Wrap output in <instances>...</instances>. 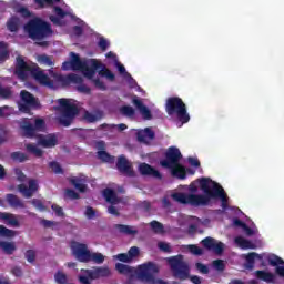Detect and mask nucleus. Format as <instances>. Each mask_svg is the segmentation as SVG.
<instances>
[{"instance_id":"obj_1","label":"nucleus","mask_w":284,"mask_h":284,"mask_svg":"<svg viewBox=\"0 0 284 284\" xmlns=\"http://www.w3.org/2000/svg\"><path fill=\"white\" fill-rule=\"evenodd\" d=\"M200 189L204 194H187L176 192L172 194L173 201L191 207H205L210 205L212 199H220L222 210H230L227 202L230 197L221 184L212 181L210 178L200 179Z\"/></svg>"},{"instance_id":"obj_2","label":"nucleus","mask_w":284,"mask_h":284,"mask_svg":"<svg viewBox=\"0 0 284 284\" xmlns=\"http://www.w3.org/2000/svg\"><path fill=\"white\" fill-rule=\"evenodd\" d=\"M115 270L123 276H130V278H134V276H136L138 281H141L142 283L156 284V277H154V274H159L161 268H159L154 262H146L139 265L138 268L123 263H116Z\"/></svg>"},{"instance_id":"obj_3","label":"nucleus","mask_w":284,"mask_h":284,"mask_svg":"<svg viewBox=\"0 0 284 284\" xmlns=\"http://www.w3.org/2000/svg\"><path fill=\"white\" fill-rule=\"evenodd\" d=\"M24 30L32 41H43L53 34L52 24L41 18L29 20L24 26Z\"/></svg>"},{"instance_id":"obj_4","label":"nucleus","mask_w":284,"mask_h":284,"mask_svg":"<svg viewBox=\"0 0 284 284\" xmlns=\"http://www.w3.org/2000/svg\"><path fill=\"white\" fill-rule=\"evenodd\" d=\"M165 112L169 116H174L181 121V123H189L190 122V113H187V106L183 99L179 97H171L165 102Z\"/></svg>"},{"instance_id":"obj_5","label":"nucleus","mask_w":284,"mask_h":284,"mask_svg":"<svg viewBox=\"0 0 284 284\" xmlns=\"http://www.w3.org/2000/svg\"><path fill=\"white\" fill-rule=\"evenodd\" d=\"M58 103L60 105L59 110L61 113L59 123L64 128H70V125H72V121H74V119L79 115V106L65 98L59 99Z\"/></svg>"},{"instance_id":"obj_6","label":"nucleus","mask_w":284,"mask_h":284,"mask_svg":"<svg viewBox=\"0 0 284 284\" xmlns=\"http://www.w3.org/2000/svg\"><path fill=\"white\" fill-rule=\"evenodd\" d=\"M174 278L187 281L190 278V265L183 260V255H174L165 258Z\"/></svg>"},{"instance_id":"obj_7","label":"nucleus","mask_w":284,"mask_h":284,"mask_svg":"<svg viewBox=\"0 0 284 284\" xmlns=\"http://www.w3.org/2000/svg\"><path fill=\"white\" fill-rule=\"evenodd\" d=\"M182 159L181 150L176 146H170L164 153V159L160 161V165L169 170V168H174V165L181 163Z\"/></svg>"},{"instance_id":"obj_8","label":"nucleus","mask_w":284,"mask_h":284,"mask_svg":"<svg viewBox=\"0 0 284 284\" xmlns=\"http://www.w3.org/2000/svg\"><path fill=\"white\" fill-rule=\"evenodd\" d=\"M59 81L62 82V85H70V83H75L78 85V92H82L83 94H90L92 92L90 87L83 84V78L75 73L60 75Z\"/></svg>"},{"instance_id":"obj_9","label":"nucleus","mask_w":284,"mask_h":284,"mask_svg":"<svg viewBox=\"0 0 284 284\" xmlns=\"http://www.w3.org/2000/svg\"><path fill=\"white\" fill-rule=\"evenodd\" d=\"M37 67V63L28 64L23 57L18 55L16 58V69L14 74L18 77V79H21V81H26L28 79V72L32 75V72L34 68Z\"/></svg>"},{"instance_id":"obj_10","label":"nucleus","mask_w":284,"mask_h":284,"mask_svg":"<svg viewBox=\"0 0 284 284\" xmlns=\"http://www.w3.org/2000/svg\"><path fill=\"white\" fill-rule=\"evenodd\" d=\"M73 254L80 263H90L91 254L88 244L75 242L72 245Z\"/></svg>"},{"instance_id":"obj_11","label":"nucleus","mask_w":284,"mask_h":284,"mask_svg":"<svg viewBox=\"0 0 284 284\" xmlns=\"http://www.w3.org/2000/svg\"><path fill=\"white\" fill-rule=\"evenodd\" d=\"M115 166L120 174H123V176H128L129 179H133V176H136L132 163H130L125 155H120L118 158Z\"/></svg>"},{"instance_id":"obj_12","label":"nucleus","mask_w":284,"mask_h":284,"mask_svg":"<svg viewBox=\"0 0 284 284\" xmlns=\"http://www.w3.org/2000/svg\"><path fill=\"white\" fill-rule=\"evenodd\" d=\"M101 68H103V64L99 62V60L90 59L84 63L81 72L87 79H89V81H92L94 79V74H97V70H101Z\"/></svg>"},{"instance_id":"obj_13","label":"nucleus","mask_w":284,"mask_h":284,"mask_svg":"<svg viewBox=\"0 0 284 284\" xmlns=\"http://www.w3.org/2000/svg\"><path fill=\"white\" fill-rule=\"evenodd\" d=\"M36 139L38 141V145L40 148H45V149H52L57 148L59 145V138H57V134L54 133H49V134H37Z\"/></svg>"},{"instance_id":"obj_14","label":"nucleus","mask_w":284,"mask_h":284,"mask_svg":"<svg viewBox=\"0 0 284 284\" xmlns=\"http://www.w3.org/2000/svg\"><path fill=\"white\" fill-rule=\"evenodd\" d=\"M202 245L209 252H214V254L221 255L225 252V244L223 242H219L213 237H205L202 240Z\"/></svg>"},{"instance_id":"obj_15","label":"nucleus","mask_w":284,"mask_h":284,"mask_svg":"<svg viewBox=\"0 0 284 284\" xmlns=\"http://www.w3.org/2000/svg\"><path fill=\"white\" fill-rule=\"evenodd\" d=\"M31 77H33L40 85H44L45 88H54V81H52V79H50V77L45 74L41 68H39V64H36Z\"/></svg>"},{"instance_id":"obj_16","label":"nucleus","mask_w":284,"mask_h":284,"mask_svg":"<svg viewBox=\"0 0 284 284\" xmlns=\"http://www.w3.org/2000/svg\"><path fill=\"white\" fill-rule=\"evenodd\" d=\"M28 185L19 184L18 191L20 192V194H22V196H24V199H32V196H34V193L39 192V182H37V180L34 179H31L29 180Z\"/></svg>"},{"instance_id":"obj_17","label":"nucleus","mask_w":284,"mask_h":284,"mask_svg":"<svg viewBox=\"0 0 284 284\" xmlns=\"http://www.w3.org/2000/svg\"><path fill=\"white\" fill-rule=\"evenodd\" d=\"M139 172L142 176H152L153 179H158L161 181L163 179V174L154 166L143 162L139 165Z\"/></svg>"},{"instance_id":"obj_18","label":"nucleus","mask_w":284,"mask_h":284,"mask_svg":"<svg viewBox=\"0 0 284 284\" xmlns=\"http://www.w3.org/2000/svg\"><path fill=\"white\" fill-rule=\"evenodd\" d=\"M268 265L275 267V274L284 278V261L278 255H271L267 257Z\"/></svg>"},{"instance_id":"obj_19","label":"nucleus","mask_w":284,"mask_h":284,"mask_svg":"<svg viewBox=\"0 0 284 284\" xmlns=\"http://www.w3.org/2000/svg\"><path fill=\"white\" fill-rule=\"evenodd\" d=\"M133 105L139 110L141 116L144 119V121H152V111L148 109V106L143 103L141 99H139L136 95L132 99Z\"/></svg>"},{"instance_id":"obj_20","label":"nucleus","mask_w":284,"mask_h":284,"mask_svg":"<svg viewBox=\"0 0 284 284\" xmlns=\"http://www.w3.org/2000/svg\"><path fill=\"white\" fill-rule=\"evenodd\" d=\"M19 126L22 132V136H24L26 139H34V136H37L34 124H32L30 120L28 119L22 120Z\"/></svg>"},{"instance_id":"obj_21","label":"nucleus","mask_w":284,"mask_h":284,"mask_svg":"<svg viewBox=\"0 0 284 284\" xmlns=\"http://www.w3.org/2000/svg\"><path fill=\"white\" fill-rule=\"evenodd\" d=\"M20 99L23 103L27 105H30V108H41V103L39 102V99H37L32 93H30L27 90H22L20 92Z\"/></svg>"},{"instance_id":"obj_22","label":"nucleus","mask_w":284,"mask_h":284,"mask_svg":"<svg viewBox=\"0 0 284 284\" xmlns=\"http://www.w3.org/2000/svg\"><path fill=\"white\" fill-rule=\"evenodd\" d=\"M84 275H80L79 276V282L81 284H92V281H98L99 275L97 273V267H94L93 270L87 268V270H82Z\"/></svg>"},{"instance_id":"obj_23","label":"nucleus","mask_w":284,"mask_h":284,"mask_svg":"<svg viewBox=\"0 0 284 284\" xmlns=\"http://www.w3.org/2000/svg\"><path fill=\"white\" fill-rule=\"evenodd\" d=\"M169 170H171L172 176H175L176 179H181L182 181L187 179V173L185 171V166H183V164H181V162L173 166H170Z\"/></svg>"},{"instance_id":"obj_24","label":"nucleus","mask_w":284,"mask_h":284,"mask_svg":"<svg viewBox=\"0 0 284 284\" xmlns=\"http://www.w3.org/2000/svg\"><path fill=\"white\" fill-rule=\"evenodd\" d=\"M87 181L85 176H74L70 179L71 185L79 192H85V190H88V185H85Z\"/></svg>"},{"instance_id":"obj_25","label":"nucleus","mask_w":284,"mask_h":284,"mask_svg":"<svg viewBox=\"0 0 284 284\" xmlns=\"http://www.w3.org/2000/svg\"><path fill=\"white\" fill-rule=\"evenodd\" d=\"M6 201L7 203H9L10 207H13L14 210L17 209H21L23 210V207H26V204L23 203V201H21V199H19V196L9 193L6 195Z\"/></svg>"},{"instance_id":"obj_26","label":"nucleus","mask_w":284,"mask_h":284,"mask_svg":"<svg viewBox=\"0 0 284 284\" xmlns=\"http://www.w3.org/2000/svg\"><path fill=\"white\" fill-rule=\"evenodd\" d=\"M255 277L264 283H274L276 275L267 271H255Z\"/></svg>"},{"instance_id":"obj_27","label":"nucleus","mask_w":284,"mask_h":284,"mask_svg":"<svg viewBox=\"0 0 284 284\" xmlns=\"http://www.w3.org/2000/svg\"><path fill=\"white\" fill-rule=\"evenodd\" d=\"M114 227L120 232V234H126V236H135V234H139V231L134 229V226L115 224Z\"/></svg>"},{"instance_id":"obj_28","label":"nucleus","mask_w":284,"mask_h":284,"mask_svg":"<svg viewBox=\"0 0 284 284\" xmlns=\"http://www.w3.org/2000/svg\"><path fill=\"white\" fill-rule=\"evenodd\" d=\"M245 261H246V270H254L255 261H263V255L256 252H252L245 256Z\"/></svg>"},{"instance_id":"obj_29","label":"nucleus","mask_w":284,"mask_h":284,"mask_svg":"<svg viewBox=\"0 0 284 284\" xmlns=\"http://www.w3.org/2000/svg\"><path fill=\"white\" fill-rule=\"evenodd\" d=\"M102 194L106 203H111V205H116V203H119V196H116V192H114V190L104 189Z\"/></svg>"},{"instance_id":"obj_30","label":"nucleus","mask_w":284,"mask_h":284,"mask_svg":"<svg viewBox=\"0 0 284 284\" xmlns=\"http://www.w3.org/2000/svg\"><path fill=\"white\" fill-rule=\"evenodd\" d=\"M88 61H81L79 54L71 52V68L72 70H83Z\"/></svg>"},{"instance_id":"obj_31","label":"nucleus","mask_w":284,"mask_h":284,"mask_svg":"<svg viewBox=\"0 0 284 284\" xmlns=\"http://www.w3.org/2000/svg\"><path fill=\"white\" fill-rule=\"evenodd\" d=\"M83 119L87 121V123H97V121H101V119H103V111H98L95 114L91 113L90 111H85Z\"/></svg>"},{"instance_id":"obj_32","label":"nucleus","mask_w":284,"mask_h":284,"mask_svg":"<svg viewBox=\"0 0 284 284\" xmlns=\"http://www.w3.org/2000/svg\"><path fill=\"white\" fill-rule=\"evenodd\" d=\"M0 221H7L8 225L19 227V220L12 213L0 212Z\"/></svg>"},{"instance_id":"obj_33","label":"nucleus","mask_w":284,"mask_h":284,"mask_svg":"<svg viewBox=\"0 0 284 284\" xmlns=\"http://www.w3.org/2000/svg\"><path fill=\"white\" fill-rule=\"evenodd\" d=\"M0 248L2 250V252H4V254H8L9 256L17 252V245L14 244V242L0 241Z\"/></svg>"},{"instance_id":"obj_34","label":"nucleus","mask_w":284,"mask_h":284,"mask_svg":"<svg viewBox=\"0 0 284 284\" xmlns=\"http://www.w3.org/2000/svg\"><path fill=\"white\" fill-rule=\"evenodd\" d=\"M21 23V20H19V18L17 17H11L8 21H7V30H9V32H19V26Z\"/></svg>"},{"instance_id":"obj_35","label":"nucleus","mask_w":284,"mask_h":284,"mask_svg":"<svg viewBox=\"0 0 284 284\" xmlns=\"http://www.w3.org/2000/svg\"><path fill=\"white\" fill-rule=\"evenodd\" d=\"M155 133L152 129L146 128L143 133L138 134V140L141 142H145V139H149V141H154L155 139Z\"/></svg>"},{"instance_id":"obj_36","label":"nucleus","mask_w":284,"mask_h":284,"mask_svg":"<svg viewBox=\"0 0 284 284\" xmlns=\"http://www.w3.org/2000/svg\"><path fill=\"white\" fill-rule=\"evenodd\" d=\"M26 150L29 154L37 156V159H41V156H43V150L39 149L37 144L28 143L26 144Z\"/></svg>"},{"instance_id":"obj_37","label":"nucleus","mask_w":284,"mask_h":284,"mask_svg":"<svg viewBox=\"0 0 284 284\" xmlns=\"http://www.w3.org/2000/svg\"><path fill=\"white\" fill-rule=\"evenodd\" d=\"M235 243H237L242 250H254V244L247 239L239 236L235 239Z\"/></svg>"},{"instance_id":"obj_38","label":"nucleus","mask_w":284,"mask_h":284,"mask_svg":"<svg viewBox=\"0 0 284 284\" xmlns=\"http://www.w3.org/2000/svg\"><path fill=\"white\" fill-rule=\"evenodd\" d=\"M120 114H122V116H128V119H134L136 111L130 105H122L120 108Z\"/></svg>"},{"instance_id":"obj_39","label":"nucleus","mask_w":284,"mask_h":284,"mask_svg":"<svg viewBox=\"0 0 284 284\" xmlns=\"http://www.w3.org/2000/svg\"><path fill=\"white\" fill-rule=\"evenodd\" d=\"M95 271L98 273V278H108L112 274V271H110V267L108 266H97Z\"/></svg>"},{"instance_id":"obj_40","label":"nucleus","mask_w":284,"mask_h":284,"mask_svg":"<svg viewBox=\"0 0 284 284\" xmlns=\"http://www.w3.org/2000/svg\"><path fill=\"white\" fill-rule=\"evenodd\" d=\"M0 236L3 239H14V236H17V232L6 227L4 225H0Z\"/></svg>"},{"instance_id":"obj_41","label":"nucleus","mask_w":284,"mask_h":284,"mask_svg":"<svg viewBox=\"0 0 284 284\" xmlns=\"http://www.w3.org/2000/svg\"><path fill=\"white\" fill-rule=\"evenodd\" d=\"M12 161H18L19 163H24V161H28V155L26 153L16 151L11 153Z\"/></svg>"},{"instance_id":"obj_42","label":"nucleus","mask_w":284,"mask_h":284,"mask_svg":"<svg viewBox=\"0 0 284 284\" xmlns=\"http://www.w3.org/2000/svg\"><path fill=\"white\" fill-rule=\"evenodd\" d=\"M101 68L102 70L99 71L100 77H105L109 79V81H114V79H116L114 73L110 71V69L105 68V65L102 64Z\"/></svg>"},{"instance_id":"obj_43","label":"nucleus","mask_w":284,"mask_h":284,"mask_svg":"<svg viewBox=\"0 0 284 284\" xmlns=\"http://www.w3.org/2000/svg\"><path fill=\"white\" fill-rule=\"evenodd\" d=\"M151 229L153 230V232H155V234H163L165 227L163 226V224L156 220L152 221L150 223Z\"/></svg>"},{"instance_id":"obj_44","label":"nucleus","mask_w":284,"mask_h":284,"mask_svg":"<svg viewBox=\"0 0 284 284\" xmlns=\"http://www.w3.org/2000/svg\"><path fill=\"white\" fill-rule=\"evenodd\" d=\"M33 130H36V132H45V120L41 118L36 119Z\"/></svg>"},{"instance_id":"obj_45","label":"nucleus","mask_w":284,"mask_h":284,"mask_svg":"<svg viewBox=\"0 0 284 284\" xmlns=\"http://www.w3.org/2000/svg\"><path fill=\"white\" fill-rule=\"evenodd\" d=\"M54 281L58 284H68V275H65V273L58 271L54 274Z\"/></svg>"},{"instance_id":"obj_46","label":"nucleus","mask_w":284,"mask_h":284,"mask_svg":"<svg viewBox=\"0 0 284 284\" xmlns=\"http://www.w3.org/2000/svg\"><path fill=\"white\" fill-rule=\"evenodd\" d=\"M105 256L101 253H91L90 262L95 263L97 265L103 264Z\"/></svg>"},{"instance_id":"obj_47","label":"nucleus","mask_w":284,"mask_h":284,"mask_svg":"<svg viewBox=\"0 0 284 284\" xmlns=\"http://www.w3.org/2000/svg\"><path fill=\"white\" fill-rule=\"evenodd\" d=\"M212 266L215 272H225V262L223 260H214Z\"/></svg>"},{"instance_id":"obj_48","label":"nucleus","mask_w":284,"mask_h":284,"mask_svg":"<svg viewBox=\"0 0 284 284\" xmlns=\"http://www.w3.org/2000/svg\"><path fill=\"white\" fill-rule=\"evenodd\" d=\"M61 0H34V3L39 6V8H45V6H54V3H60Z\"/></svg>"},{"instance_id":"obj_49","label":"nucleus","mask_w":284,"mask_h":284,"mask_svg":"<svg viewBox=\"0 0 284 284\" xmlns=\"http://www.w3.org/2000/svg\"><path fill=\"white\" fill-rule=\"evenodd\" d=\"M8 57H10V53L8 52V47L6 45V42H0V61L8 59Z\"/></svg>"},{"instance_id":"obj_50","label":"nucleus","mask_w":284,"mask_h":284,"mask_svg":"<svg viewBox=\"0 0 284 284\" xmlns=\"http://www.w3.org/2000/svg\"><path fill=\"white\" fill-rule=\"evenodd\" d=\"M187 250L191 252V254H194V256H203V248L199 247L195 244H190L187 246Z\"/></svg>"},{"instance_id":"obj_51","label":"nucleus","mask_w":284,"mask_h":284,"mask_svg":"<svg viewBox=\"0 0 284 284\" xmlns=\"http://www.w3.org/2000/svg\"><path fill=\"white\" fill-rule=\"evenodd\" d=\"M24 258L28 261V263H34V261H37V252L34 250H28L24 253Z\"/></svg>"},{"instance_id":"obj_52","label":"nucleus","mask_w":284,"mask_h":284,"mask_svg":"<svg viewBox=\"0 0 284 284\" xmlns=\"http://www.w3.org/2000/svg\"><path fill=\"white\" fill-rule=\"evenodd\" d=\"M49 168L54 172V174H63V168H61L59 162H50Z\"/></svg>"},{"instance_id":"obj_53","label":"nucleus","mask_w":284,"mask_h":284,"mask_svg":"<svg viewBox=\"0 0 284 284\" xmlns=\"http://www.w3.org/2000/svg\"><path fill=\"white\" fill-rule=\"evenodd\" d=\"M98 156H99V159H101V161H104L105 163H110L112 161V159H114L106 151H99Z\"/></svg>"},{"instance_id":"obj_54","label":"nucleus","mask_w":284,"mask_h":284,"mask_svg":"<svg viewBox=\"0 0 284 284\" xmlns=\"http://www.w3.org/2000/svg\"><path fill=\"white\" fill-rule=\"evenodd\" d=\"M91 81L98 90H102V92H105V90H108V87L105 85V83L103 81H101V79L97 78Z\"/></svg>"},{"instance_id":"obj_55","label":"nucleus","mask_w":284,"mask_h":284,"mask_svg":"<svg viewBox=\"0 0 284 284\" xmlns=\"http://www.w3.org/2000/svg\"><path fill=\"white\" fill-rule=\"evenodd\" d=\"M39 61H40V63H44V65H49L50 68H52V65H54L52 58L49 55H45V54L40 55Z\"/></svg>"},{"instance_id":"obj_56","label":"nucleus","mask_w":284,"mask_h":284,"mask_svg":"<svg viewBox=\"0 0 284 284\" xmlns=\"http://www.w3.org/2000/svg\"><path fill=\"white\" fill-rule=\"evenodd\" d=\"M65 196H67V199H71V201H77L78 199L81 197L79 195V193H77V191H74L72 189H67L65 190Z\"/></svg>"},{"instance_id":"obj_57","label":"nucleus","mask_w":284,"mask_h":284,"mask_svg":"<svg viewBox=\"0 0 284 284\" xmlns=\"http://www.w3.org/2000/svg\"><path fill=\"white\" fill-rule=\"evenodd\" d=\"M158 247L159 250H161V252H165L166 254H172V246H170L169 243L159 242Z\"/></svg>"},{"instance_id":"obj_58","label":"nucleus","mask_w":284,"mask_h":284,"mask_svg":"<svg viewBox=\"0 0 284 284\" xmlns=\"http://www.w3.org/2000/svg\"><path fill=\"white\" fill-rule=\"evenodd\" d=\"M14 174L17 176V181H19L20 183H26V180L28 179L23 171L21 169H14Z\"/></svg>"},{"instance_id":"obj_59","label":"nucleus","mask_w":284,"mask_h":284,"mask_svg":"<svg viewBox=\"0 0 284 284\" xmlns=\"http://www.w3.org/2000/svg\"><path fill=\"white\" fill-rule=\"evenodd\" d=\"M196 270L201 273V274H210V268L207 267V265L197 262L195 264Z\"/></svg>"},{"instance_id":"obj_60","label":"nucleus","mask_w":284,"mask_h":284,"mask_svg":"<svg viewBox=\"0 0 284 284\" xmlns=\"http://www.w3.org/2000/svg\"><path fill=\"white\" fill-rule=\"evenodd\" d=\"M31 203L33 207H36L37 210H40V212H43V210H45V205H43V202L39 199H33Z\"/></svg>"},{"instance_id":"obj_61","label":"nucleus","mask_w":284,"mask_h":284,"mask_svg":"<svg viewBox=\"0 0 284 284\" xmlns=\"http://www.w3.org/2000/svg\"><path fill=\"white\" fill-rule=\"evenodd\" d=\"M98 45L102 50V52H105V50H108V48H110V42H108V40H105V38H100Z\"/></svg>"},{"instance_id":"obj_62","label":"nucleus","mask_w":284,"mask_h":284,"mask_svg":"<svg viewBox=\"0 0 284 284\" xmlns=\"http://www.w3.org/2000/svg\"><path fill=\"white\" fill-rule=\"evenodd\" d=\"M53 12L59 17L60 19H65L68 17V12H65L61 7H54Z\"/></svg>"},{"instance_id":"obj_63","label":"nucleus","mask_w":284,"mask_h":284,"mask_svg":"<svg viewBox=\"0 0 284 284\" xmlns=\"http://www.w3.org/2000/svg\"><path fill=\"white\" fill-rule=\"evenodd\" d=\"M116 258L121 263H130V261H132L128 253H120L116 255Z\"/></svg>"},{"instance_id":"obj_64","label":"nucleus","mask_w":284,"mask_h":284,"mask_svg":"<svg viewBox=\"0 0 284 284\" xmlns=\"http://www.w3.org/2000/svg\"><path fill=\"white\" fill-rule=\"evenodd\" d=\"M128 254H129V257L131 258V261H132V258H136V256H139V254H140L139 247L138 246H132L129 250Z\"/></svg>"}]
</instances>
